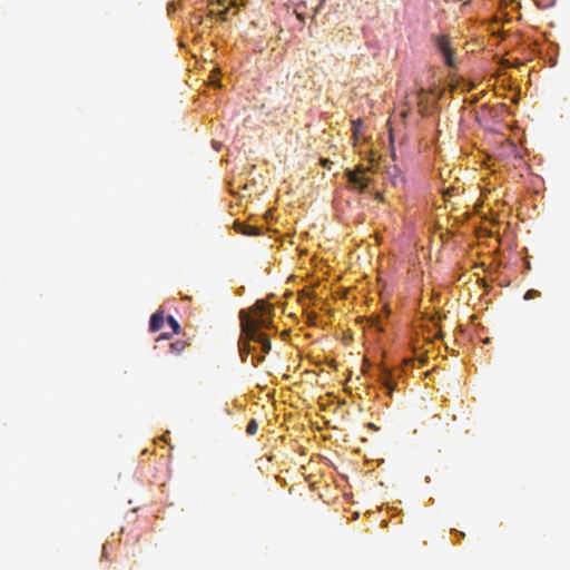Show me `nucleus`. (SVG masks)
<instances>
[{
  "mask_svg": "<svg viewBox=\"0 0 570 570\" xmlns=\"http://www.w3.org/2000/svg\"><path fill=\"white\" fill-rule=\"evenodd\" d=\"M244 233L247 234V235L252 234V232H249V230H244Z\"/></svg>",
  "mask_w": 570,
  "mask_h": 570,
  "instance_id": "24",
  "label": "nucleus"
},
{
  "mask_svg": "<svg viewBox=\"0 0 570 570\" xmlns=\"http://www.w3.org/2000/svg\"><path fill=\"white\" fill-rule=\"evenodd\" d=\"M464 4L470 3L471 0H461Z\"/></svg>",
  "mask_w": 570,
  "mask_h": 570,
  "instance_id": "21",
  "label": "nucleus"
},
{
  "mask_svg": "<svg viewBox=\"0 0 570 570\" xmlns=\"http://www.w3.org/2000/svg\"><path fill=\"white\" fill-rule=\"evenodd\" d=\"M351 376H352V372H351V371H348V373H347V379L350 380V379H351Z\"/></svg>",
  "mask_w": 570,
  "mask_h": 570,
  "instance_id": "22",
  "label": "nucleus"
},
{
  "mask_svg": "<svg viewBox=\"0 0 570 570\" xmlns=\"http://www.w3.org/2000/svg\"><path fill=\"white\" fill-rule=\"evenodd\" d=\"M371 169L364 166H357L355 169H346L345 176L354 190L364 191L370 183L371 178L367 173Z\"/></svg>",
  "mask_w": 570,
  "mask_h": 570,
  "instance_id": "3",
  "label": "nucleus"
},
{
  "mask_svg": "<svg viewBox=\"0 0 570 570\" xmlns=\"http://www.w3.org/2000/svg\"><path fill=\"white\" fill-rule=\"evenodd\" d=\"M227 11H228V9H227V8H226V9H224V11H222V13H220V14H222V17H223V18H225V14L227 13Z\"/></svg>",
  "mask_w": 570,
  "mask_h": 570,
  "instance_id": "16",
  "label": "nucleus"
},
{
  "mask_svg": "<svg viewBox=\"0 0 570 570\" xmlns=\"http://www.w3.org/2000/svg\"><path fill=\"white\" fill-rule=\"evenodd\" d=\"M257 430H258L257 421L255 419L249 420L247 423V426H246V433L248 435H254V434H256Z\"/></svg>",
  "mask_w": 570,
  "mask_h": 570,
  "instance_id": "7",
  "label": "nucleus"
},
{
  "mask_svg": "<svg viewBox=\"0 0 570 570\" xmlns=\"http://www.w3.org/2000/svg\"><path fill=\"white\" fill-rule=\"evenodd\" d=\"M325 360V363L330 366V367H337V362H336V358H332V357H328V358H324Z\"/></svg>",
  "mask_w": 570,
  "mask_h": 570,
  "instance_id": "10",
  "label": "nucleus"
},
{
  "mask_svg": "<svg viewBox=\"0 0 570 570\" xmlns=\"http://www.w3.org/2000/svg\"><path fill=\"white\" fill-rule=\"evenodd\" d=\"M390 358H362L364 375L375 377L382 387L391 395L402 375V367L392 363Z\"/></svg>",
  "mask_w": 570,
  "mask_h": 570,
  "instance_id": "2",
  "label": "nucleus"
},
{
  "mask_svg": "<svg viewBox=\"0 0 570 570\" xmlns=\"http://www.w3.org/2000/svg\"><path fill=\"white\" fill-rule=\"evenodd\" d=\"M273 306L265 301H257L249 309L239 312L242 335L238 341L240 356L256 352L267 354L271 352L269 337L262 328H268L272 324Z\"/></svg>",
  "mask_w": 570,
  "mask_h": 570,
  "instance_id": "1",
  "label": "nucleus"
},
{
  "mask_svg": "<svg viewBox=\"0 0 570 570\" xmlns=\"http://www.w3.org/2000/svg\"><path fill=\"white\" fill-rule=\"evenodd\" d=\"M419 360H420V361H423V362H422V365L426 364L428 358L421 357V358H419Z\"/></svg>",
  "mask_w": 570,
  "mask_h": 570,
  "instance_id": "18",
  "label": "nucleus"
},
{
  "mask_svg": "<svg viewBox=\"0 0 570 570\" xmlns=\"http://www.w3.org/2000/svg\"><path fill=\"white\" fill-rule=\"evenodd\" d=\"M371 429H376L374 423H370Z\"/></svg>",
  "mask_w": 570,
  "mask_h": 570,
  "instance_id": "23",
  "label": "nucleus"
},
{
  "mask_svg": "<svg viewBox=\"0 0 570 570\" xmlns=\"http://www.w3.org/2000/svg\"><path fill=\"white\" fill-rule=\"evenodd\" d=\"M538 294H539V293H538V291H535V289H529V291L525 293V295H524V299H525V301H529V299H531V298L535 297Z\"/></svg>",
  "mask_w": 570,
  "mask_h": 570,
  "instance_id": "9",
  "label": "nucleus"
},
{
  "mask_svg": "<svg viewBox=\"0 0 570 570\" xmlns=\"http://www.w3.org/2000/svg\"><path fill=\"white\" fill-rule=\"evenodd\" d=\"M407 115H409V109H407V110L402 111V114H401L402 118H406V117H407Z\"/></svg>",
  "mask_w": 570,
  "mask_h": 570,
  "instance_id": "15",
  "label": "nucleus"
},
{
  "mask_svg": "<svg viewBox=\"0 0 570 570\" xmlns=\"http://www.w3.org/2000/svg\"><path fill=\"white\" fill-rule=\"evenodd\" d=\"M426 94H428V91H426L425 89H421V90L419 91V94H417V96H419V97H417V98H419V102H417V104H419V106H421V105H422L423 97H424Z\"/></svg>",
  "mask_w": 570,
  "mask_h": 570,
  "instance_id": "11",
  "label": "nucleus"
},
{
  "mask_svg": "<svg viewBox=\"0 0 570 570\" xmlns=\"http://www.w3.org/2000/svg\"><path fill=\"white\" fill-rule=\"evenodd\" d=\"M167 340H168L167 334H161V335H159V337L157 338V342L167 341Z\"/></svg>",
  "mask_w": 570,
  "mask_h": 570,
  "instance_id": "14",
  "label": "nucleus"
},
{
  "mask_svg": "<svg viewBox=\"0 0 570 570\" xmlns=\"http://www.w3.org/2000/svg\"><path fill=\"white\" fill-rule=\"evenodd\" d=\"M106 554H107V547H106V544H105V546H104V556H106Z\"/></svg>",
  "mask_w": 570,
  "mask_h": 570,
  "instance_id": "20",
  "label": "nucleus"
},
{
  "mask_svg": "<svg viewBox=\"0 0 570 570\" xmlns=\"http://www.w3.org/2000/svg\"><path fill=\"white\" fill-rule=\"evenodd\" d=\"M419 360H420V361H423V362H422V365L426 364L428 358L421 357V358H419Z\"/></svg>",
  "mask_w": 570,
  "mask_h": 570,
  "instance_id": "17",
  "label": "nucleus"
},
{
  "mask_svg": "<svg viewBox=\"0 0 570 570\" xmlns=\"http://www.w3.org/2000/svg\"><path fill=\"white\" fill-rule=\"evenodd\" d=\"M189 345V343L185 340H177L176 342H173L169 344L170 353L173 354H180L183 353L186 347Z\"/></svg>",
  "mask_w": 570,
  "mask_h": 570,
  "instance_id": "6",
  "label": "nucleus"
},
{
  "mask_svg": "<svg viewBox=\"0 0 570 570\" xmlns=\"http://www.w3.org/2000/svg\"><path fill=\"white\" fill-rule=\"evenodd\" d=\"M451 532H452L453 534H455L459 539H462V538H464V535H465V534H464V532L459 531V530H456V529H452V531H451Z\"/></svg>",
  "mask_w": 570,
  "mask_h": 570,
  "instance_id": "12",
  "label": "nucleus"
},
{
  "mask_svg": "<svg viewBox=\"0 0 570 570\" xmlns=\"http://www.w3.org/2000/svg\"><path fill=\"white\" fill-rule=\"evenodd\" d=\"M167 322H168L169 326L171 327L173 333L177 334L180 330V325L177 322V320L174 316L169 315L167 317Z\"/></svg>",
  "mask_w": 570,
  "mask_h": 570,
  "instance_id": "8",
  "label": "nucleus"
},
{
  "mask_svg": "<svg viewBox=\"0 0 570 570\" xmlns=\"http://www.w3.org/2000/svg\"><path fill=\"white\" fill-rule=\"evenodd\" d=\"M434 45L436 49L443 55L444 62L451 68H455V60L453 57V49L451 41L446 35H439L434 37Z\"/></svg>",
  "mask_w": 570,
  "mask_h": 570,
  "instance_id": "4",
  "label": "nucleus"
},
{
  "mask_svg": "<svg viewBox=\"0 0 570 570\" xmlns=\"http://www.w3.org/2000/svg\"><path fill=\"white\" fill-rule=\"evenodd\" d=\"M430 353V350H425L424 353H422L420 356H424L425 354Z\"/></svg>",
  "mask_w": 570,
  "mask_h": 570,
  "instance_id": "19",
  "label": "nucleus"
},
{
  "mask_svg": "<svg viewBox=\"0 0 570 570\" xmlns=\"http://www.w3.org/2000/svg\"><path fill=\"white\" fill-rule=\"evenodd\" d=\"M164 324H165L164 312L163 311H157L150 317L149 331L150 332H158L160 328H163Z\"/></svg>",
  "mask_w": 570,
  "mask_h": 570,
  "instance_id": "5",
  "label": "nucleus"
},
{
  "mask_svg": "<svg viewBox=\"0 0 570 570\" xmlns=\"http://www.w3.org/2000/svg\"><path fill=\"white\" fill-rule=\"evenodd\" d=\"M252 360H253V366L257 367L259 365V362L263 361L264 358H252Z\"/></svg>",
  "mask_w": 570,
  "mask_h": 570,
  "instance_id": "13",
  "label": "nucleus"
}]
</instances>
